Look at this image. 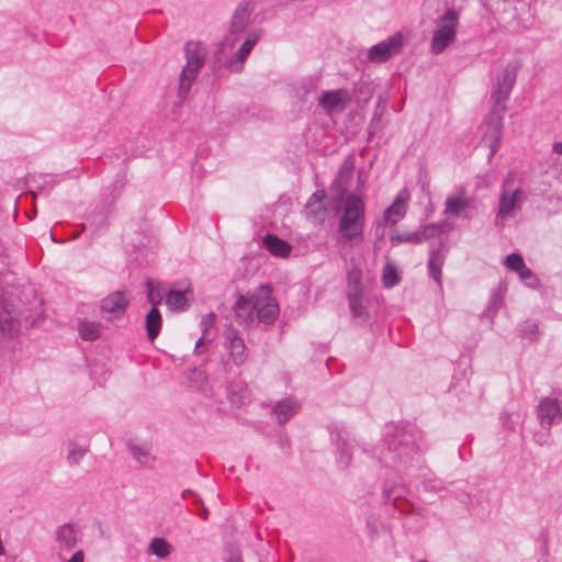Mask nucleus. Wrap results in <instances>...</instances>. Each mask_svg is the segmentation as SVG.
I'll list each match as a JSON object with an SVG mask.
<instances>
[{"label": "nucleus", "instance_id": "f257e3e1", "mask_svg": "<svg viewBox=\"0 0 562 562\" xmlns=\"http://www.w3.org/2000/svg\"><path fill=\"white\" fill-rule=\"evenodd\" d=\"M0 331L12 338L22 327L33 326L42 313L41 302L31 284L0 289Z\"/></svg>", "mask_w": 562, "mask_h": 562}, {"label": "nucleus", "instance_id": "9b49d317", "mask_svg": "<svg viewBox=\"0 0 562 562\" xmlns=\"http://www.w3.org/2000/svg\"><path fill=\"white\" fill-rule=\"evenodd\" d=\"M262 35V31L256 30L250 32L244 43L241 44L238 52L225 61V67L232 72H240L244 68V63L247 59L248 55L252 50L256 43Z\"/></svg>", "mask_w": 562, "mask_h": 562}, {"label": "nucleus", "instance_id": "0eeeda50", "mask_svg": "<svg viewBox=\"0 0 562 562\" xmlns=\"http://www.w3.org/2000/svg\"><path fill=\"white\" fill-rule=\"evenodd\" d=\"M404 47V36L402 33H395L389 38L373 45L368 50V59L374 64H382L400 54Z\"/></svg>", "mask_w": 562, "mask_h": 562}, {"label": "nucleus", "instance_id": "72a5a7b5", "mask_svg": "<svg viewBox=\"0 0 562 562\" xmlns=\"http://www.w3.org/2000/svg\"><path fill=\"white\" fill-rule=\"evenodd\" d=\"M316 89H317V80L315 78H306L299 83V86L296 88V93L301 98L302 101H306L307 95L310 93L315 92Z\"/></svg>", "mask_w": 562, "mask_h": 562}, {"label": "nucleus", "instance_id": "7c9ffc66", "mask_svg": "<svg viewBox=\"0 0 562 562\" xmlns=\"http://www.w3.org/2000/svg\"><path fill=\"white\" fill-rule=\"evenodd\" d=\"M362 271L358 267H352L347 271V293L363 292L362 291Z\"/></svg>", "mask_w": 562, "mask_h": 562}, {"label": "nucleus", "instance_id": "2eb2a0df", "mask_svg": "<svg viewBox=\"0 0 562 562\" xmlns=\"http://www.w3.org/2000/svg\"><path fill=\"white\" fill-rule=\"evenodd\" d=\"M446 260V249L441 240L431 243L429 250L428 271L429 276L441 286V270Z\"/></svg>", "mask_w": 562, "mask_h": 562}, {"label": "nucleus", "instance_id": "412c9836", "mask_svg": "<svg viewBox=\"0 0 562 562\" xmlns=\"http://www.w3.org/2000/svg\"><path fill=\"white\" fill-rule=\"evenodd\" d=\"M440 233V227L436 224H428L424 226L420 231L413 233H403L395 237H392L393 241L398 243H412V244H422L425 240H428Z\"/></svg>", "mask_w": 562, "mask_h": 562}, {"label": "nucleus", "instance_id": "a878e982", "mask_svg": "<svg viewBox=\"0 0 562 562\" xmlns=\"http://www.w3.org/2000/svg\"><path fill=\"white\" fill-rule=\"evenodd\" d=\"M299 408V402L293 398H284L274 405L273 413L276 414L279 423L283 424L295 415Z\"/></svg>", "mask_w": 562, "mask_h": 562}, {"label": "nucleus", "instance_id": "de8ad7c7", "mask_svg": "<svg viewBox=\"0 0 562 562\" xmlns=\"http://www.w3.org/2000/svg\"><path fill=\"white\" fill-rule=\"evenodd\" d=\"M228 38H226L223 43H222V47H221V50L223 52L225 49V47L228 45ZM236 41V37L233 38L232 43L229 44L231 47H233L234 43Z\"/></svg>", "mask_w": 562, "mask_h": 562}, {"label": "nucleus", "instance_id": "39448f33", "mask_svg": "<svg viewBox=\"0 0 562 562\" xmlns=\"http://www.w3.org/2000/svg\"><path fill=\"white\" fill-rule=\"evenodd\" d=\"M459 26V12L449 8L436 21V30L434 31L430 50L435 55L441 54L447 47L457 40V30Z\"/></svg>", "mask_w": 562, "mask_h": 562}, {"label": "nucleus", "instance_id": "bb28decb", "mask_svg": "<svg viewBox=\"0 0 562 562\" xmlns=\"http://www.w3.org/2000/svg\"><path fill=\"white\" fill-rule=\"evenodd\" d=\"M263 245L274 256L286 257L291 251L286 241L272 234L265 236Z\"/></svg>", "mask_w": 562, "mask_h": 562}, {"label": "nucleus", "instance_id": "aec40b11", "mask_svg": "<svg viewBox=\"0 0 562 562\" xmlns=\"http://www.w3.org/2000/svg\"><path fill=\"white\" fill-rule=\"evenodd\" d=\"M408 198L409 194L406 190L398 192L393 203L384 212V221L386 224L395 225L405 216L407 210L406 202Z\"/></svg>", "mask_w": 562, "mask_h": 562}, {"label": "nucleus", "instance_id": "09e8293b", "mask_svg": "<svg viewBox=\"0 0 562 562\" xmlns=\"http://www.w3.org/2000/svg\"><path fill=\"white\" fill-rule=\"evenodd\" d=\"M207 515H209V512L205 507H203L200 512V516L203 518V519H206L207 518Z\"/></svg>", "mask_w": 562, "mask_h": 562}, {"label": "nucleus", "instance_id": "a18cd8bd", "mask_svg": "<svg viewBox=\"0 0 562 562\" xmlns=\"http://www.w3.org/2000/svg\"><path fill=\"white\" fill-rule=\"evenodd\" d=\"M553 151L562 155V142H557L553 144Z\"/></svg>", "mask_w": 562, "mask_h": 562}, {"label": "nucleus", "instance_id": "2f4dec72", "mask_svg": "<svg viewBox=\"0 0 562 562\" xmlns=\"http://www.w3.org/2000/svg\"><path fill=\"white\" fill-rule=\"evenodd\" d=\"M347 297L353 317H364L367 315V311L362 304V292L347 293Z\"/></svg>", "mask_w": 562, "mask_h": 562}, {"label": "nucleus", "instance_id": "58836bf2", "mask_svg": "<svg viewBox=\"0 0 562 562\" xmlns=\"http://www.w3.org/2000/svg\"><path fill=\"white\" fill-rule=\"evenodd\" d=\"M505 265L508 269L518 272L524 268L525 261L518 254H510L505 258Z\"/></svg>", "mask_w": 562, "mask_h": 562}, {"label": "nucleus", "instance_id": "49530a36", "mask_svg": "<svg viewBox=\"0 0 562 562\" xmlns=\"http://www.w3.org/2000/svg\"><path fill=\"white\" fill-rule=\"evenodd\" d=\"M226 562H241L239 554L232 553Z\"/></svg>", "mask_w": 562, "mask_h": 562}, {"label": "nucleus", "instance_id": "1a4fd4ad", "mask_svg": "<svg viewBox=\"0 0 562 562\" xmlns=\"http://www.w3.org/2000/svg\"><path fill=\"white\" fill-rule=\"evenodd\" d=\"M512 175L513 173L509 172L507 178L504 181V189L502 190V193H501L498 212L496 214V224L506 220L508 216L512 215V213L515 210L520 207L522 190L519 188H517L513 191L505 189V187L509 182V178L512 177Z\"/></svg>", "mask_w": 562, "mask_h": 562}, {"label": "nucleus", "instance_id": "ddd939ff", "mask_svg": "<svg viewBox=\"0 0 562 562\" xmlns=\"http://www.w3.org/2000/svg\"><path fill=\"white\" fill-rule=\"evenodd\" d=\"M225 348L229 352V358L236 366L244 364L248 355L246 351V346L244 339L239 336L237 330L227 329L225 333Z\"/></svg>", "mask_w": 562, "mask_h": 562}, {"label": "nucleus", "instance_id": "8fccbe9b", "mask_svg": "<svg viewBox=\"0 0 562 562\" xmlns=\"http://www.w3.org/2000/svg\"><path fill=\"white\" fill-rule=\"evenodd\" d=\"M187 495H193V496H196V495H195L192 491H190V490H186V491L183 492V497H187Z\"/></svg>", "mask_w": 562, "mask_h": 562}, {"label": "nucleus", "instance_id": "c03bdc74", "mask_svg": "<svg viewBox=\"0 0 562 562\" xmlns=\"http://www.w3.org/2000/svg\"><path fill=\"white\" fill-rule=\"evenodd\" d=\"M352 175V169L351 167H347V166H344L340 171H339V177L340 178H344V179H348L350 178Z\"/></svg>", "mask_w": 562, "mask_h": 562}, {"label": "nucleus", "instance_id": "ea45409f", "mask_svg": "<svg viewBox=\"0 0 562 562\" xmlns=\"http://www.w3.org/2000/svg\"><path fill=\"white\" fill-rule=\"evenodd\" d=\"M517 273L519 274V277L522 281H527L529 279L536 280L532 271L529 268H527L526 265Z\"/></svg>", "mask_w": 562, "mask_h": 562}, {"label": "nucleus", "instance_id": "cd10ccee", "mask_svg": "<svg viewBox=\"0 0 562 562\" xmlns=\"http://www.w3.org/2000/svg\"><path fill=\"white\" fill-rule=\"evenodd\" d=\"M161 328V314L159 310L153 306L146 315V329L150 341H154Z\"/></svg>", "mask_w": 562, "mask_h": 562}, {"label": "nucleus", "instance_id": "473e14b6", "mask_svg": "<svg viewBox=\"0 0 562 562\" xmlns=\"http://www.w3.org/2000/svg\"><path fill=\"white\" fill-rule=\"evenodd\" d=\"M336 443L339 451V463L347 468L351 461V453L347 440L342 437L341 432L337 434Z\"/></svg>", "mask_w": 562, "mask_h": 562}, {"label": "nucleus", "instance_id": "3c124183", "mask_svg": "<svg viewBox=\"0 0 562 562\" xmlns=\"http://www.w3.org/2000/svg\"><path fill=\"white\" fill-rule=\"evenodd\" d=\"M79 236V233H75V235L72 236V238H78Z\"/></svg>", "mask_w": 562, "mask_h": 562}, {"label": "nucleus", "instance_id": "4468645a", "mask_svg": "<svg viewBox=\"0 0 562 562\" xmlns=\"http://www.w3.org/2000/svg\"><path fill=\"white\" fill-rule=\"evenodd\" d=\"M56 541L58 544V558L64 560V554L74 550L78 546L80 538L74 526L64 524L56 530Z\"/></svg>", "mask_w": 562, "mask_h": 562}, {"label": "nucleus", "instance_id": "f704fd0d", "mask_svg": "<svg viewBox=\"0 0 562 562\" xmlns=\"http://www.w3.org/2000/svg\"><path fill=\"white\" fill-rule=\"evenodd\" d=\"M146 285L148 288V301L157 307L164 299V289L156 286L153 280H147Z\"/></svg>", "mask_w": 562, "mask_h": 562}, {"label": "nucleus", "instance_id": "603ef678", "mask_svg": "<svg viewBox=\"0 0 562 562\" xmlns=\"http://www.w3.org/2000/svg\"><path fill=\"white\" fill-rule=\"evenodd\" d=\"M195 502H196V503H201V498H199V497L196 496Z\"/></svg>", "mask_w": 562, "mask_h": 562}, {"label": "nucleus", "instance_id": "e433bc0d", "mask_svg": "<svg viewBox=\"0 0 562 562\" xmlns=\"http://www.w3.org/2000/svg\"><path fill=\"white\" fill-rule=\"evenodd\" d=\"M216 315L214 313L206 314L202 321L201 326L203 330L202 337L196 341L195 344V350L199 352L200 347L203 345L204 337L206 336V333L209 329H211L215 324Z\"/></svg>", "mask_w": 562, "mask_h": 562}, {"label": "nucleus", "instance_id": "9d476101", "mask_svg": "<svg viewBox=\"0 0 562 562\" xmlns=\"http://www.w3.org/2000/svg\"><path fill=\"white\" fill-rule=\"evenodd\" d=\"M505 111H497L491 109V112L485 119L486 132L483 140L488 144L491 148V156H494L498 149L499 142L503 135V120Z\"/></svg>", "mask_w": 562, "mask_h": 562}, {"label": "nucleus", "instance_id": "79ce46f5", "mask_svg": "<svg viewBox=\"0 0 562 562\" xmlns=\"http://www.w3.org/2000/svg\"><path fill=\"white\" fill-rule=\"evenodd\" d=\"M522 331L533 335L538 331V325L533 322H527L522 328Z\"/></svg>", "mask_w": 562, "mask_h": 562}, {"label": "nucleus", "instance_id": "4c0bfd02", "mask_svg": "<svg viewBox=\"0 0 562 562\" xmlns=\"http://www.w3.org/2000/svg\"><path fill=\"white\" fill-rule=\"evenodd\" d=\"M382 279L386 288H392L400 281L396 269L391 265L384 267Z\"/></svg>", "mask_w": 562, "mask_h": 562}, {"label": "nucleus", "instance_id": "c85d7f7f", "mask_svg": "<svg viewBox=\"0 0 562 562\" xmlns=\"http://www.w3.org/2000/svg\"><path fill=\"white\" fill-rule=\"evenodd\" d=\"M172 552V546L164 538H154L147 547V554L156 555L164 560Z\"/></svg>", "mask_w": 562, "mask_h": 562}, {"label": "nucleus", "instance_id": "f03ea898", "mask_svg": "<svg viewBox=\"0 0 562 562\" xmlns=\"http://www.w3.org/2000/svg\"><path fill=\"white\" fill-rule=\"evenodd\" d=\"M419 447L416 436L411 430L398 429L393 435H387L381 449V461L386 467L397 463L407 464L418 456Z\"/></svg>", "mask_w": 562, "mask_h": 562}, {"label": "nucleus", "instance_id": "a211bd4d", "mask_svg": "<svg viewBox=\"0 0 562 562\" xmlns=\"http://www.w3.org/2000/svg\"><path fill=\"white\" fill-rule=\"evenodd\" d=\"M128 306V300L123 291H115L101 301V311L112 317H121Z\"/></svg>", "mask_w": 562, "mask_h": 562}, {"label": "nucleus", "instance_id": "20e7f679", "mask_svg": "<svg viewBox=\"0 0 562 562\" xmlns=\"http://www.w3.org/2000/svg\"><path fill=\"white\" fill-rule=\"evenodd\" d=\"M206 56L205 46L201 42L190 41L186 45L187 64L183 67L178 88V97L183 101L195 80L200 69L203 67Z\"/></svg>", "mask_w": 562, "mask_h": 562}, {"label": "nucleus", "instance_id": "c756f323", "mask_svg": "<svg viewBox=\"0 0 562 562\" xmlns=\"http://www.w3.org/2000/svg\"><path fill=\"white\" fill-rule=\"evenodd\" d=\"M100 328L99 323L90 321H82L78 326L80 337L88 341H94L100 337Z\"/></svg>", "mask_w": 562, "mask_h": 562}, {"label": "nucleus", "instance_id": "c9c22d12", "mask_svg": "<svg viewBox=\"0 0 562 562\" xmlns=\"http://www.w3.org/2000/svg\"><path fill=\"white\" fill-rule=\"evenodd\" d=\"M87 450L76 443L68 445L67 461L70 465H76L86 454Z\"/></svg>", "mask_w": 562, "mask_h": 562}, {"label": "nucleus", "instance_id": "f3484780", "mask_svg": "<svg viewBox=\"0 0 562 562\" xmlns=\"http://www.w3.org/2000/svg\"><path fill=\"white\" fill-rule=\"evenodd\" d=\"M562 417L561 406L558 401L544 397L538 405V418L542 426L550 428L557 419Z\"/></svg>", "mask_w": 562, "mask_h": 562}, {"label": "nucleus", "instance_id": "7ed1b4c3", "mask_svg": "<svg viewBox=\"0 0 562 562\" xmlns=\"http://www.w3.org/2000/svg\"><path fill=\"white\" fill-rule=\"evenodd\" d=\"M366 207L363 201L355 193H348L342 205L338 233L344 241L358 244L364 229Z\"/></svg>", "mask_w": 562, "mask_h": 562}, {"label": "nucleus", "instance_id": "37998d69", "mask_svg": "<svg viewBox=\"0 0 562 562\" xmlns=\"http://www.w3.org/2000/svg\"><path fill=\"white\" fill-rule=\"evenodd\" d=\"M401 497V494L396 493V488H392L386 491V499L387 502H393L395 506H397L396 502Z\"/></svg>", "mask_w": 562, "mask_h": 562}, {"label": "nucleus", "instance_id": "dca6fc26", "mask_svg": "<svg viewBox=\"0 0 562 562\" xmlns=\"http://www.w3.org/2000/svg\"><path fill=\"white\" fill-rule=\"evenodd\" d=\"M257 290L252 293L241 294L235 302L233 310L240 324H249L252 322L254 312L256 311Z\"/></svg>", "mask_w": 562, "mask_h": 562}, {"label": "nucleus", "instance_id": "4be33fe9", "mask_svg": "<svg viewBox=\"0 0 562 562\" xmlns=\"http://www.w3.org/2000/svg\"><path fill=\"white\" fill-rule=\"evenodd\" d=\"M252 10L254 7L248 1H243L237 5L231 22L232 34H239L245 31L246 26L249 23V18Z\"/></svg>", "mask_w": 562, "mask_h": 562}, {"label": "nucleus", "instance_id": "6e6552de", "mask_svg": "<svg viewBox=\"0 0 562 562\" xmlns=\"http://www.w3.org/2000/svg\"><path fill=\"white\" fill-rule=\"evenodd\" d=\"M272 290L269 285H260L257 289L256 313L259 322L270 325L279 315V305L271 295Z\"/></svg>", "mask_w": 562, "mask_h": 562}, {"label": "nucleus", "instance_id": "5701e85b", "mask_svg": "<svg viewBox=\"0 0 562 562\" xmlns=\"http://www.w3.org/2000/svg\"><path fill=\"white\" fill-rule=\"evenodd\" d=\"M193 300V293L190 288L184 290H170L166 294V304L172 311H186Z\"/></svg>", "mask_w": 562, "mask_h": 562}, {"label": "nucleus", "instance_id": "b1692460", "mask_svg": "<svg viewBox=\"0 0 562 562\" xmlns=\"http://www.w3.org/2000/svg\"><path fill=\"white\" fill-rule=\"evenodd\" d=\"M470 207V201L462 190L456 195H449L446 199L445 214L447 216H463Z\"/></svg>", "mask_w": 562, "mask_h": 562}, {"label": "nucleus", "instance_id": "864d4df0", "mask_svg": "<svg viewBox=\"0 0 562 562\" xmlns=\"http://www.w3.org/2000/svg\"><path fill=\"white\" fill-rule=\"evenodd\" d=\"M417 562H428V561H426V560H418Z\"/></svg>", "mask_w": 562, "mask_h": 562}, {"label": "nucleus", "instance_id": "f8f14e48", "mask_svg": "<svg viewBox=\"0 0 562 562\" xmlns=\"http://www.w3.org/2000/svg\"><path fill=\"white\" fill-rule=\"evenodd\" d=\"M350 94L346 89L324 91L318 98V105L327 113L342 112Z\"/></svg>", "mask_w": 562, "mask_h": 562}, {"label": "nucleus", "instance_id": "393cba45", "mask_svg": "<svg viewBox=\"0 0 562 562\" xmlns=\"http://www.w3.org/2000/svg\"><path fill=\"white\" fill-rule=\"evenodd\" d=\"M130 451L136 462L146 469H154L156 458L151 454L150 448L147 445L130 443Z\"/></svg>", "mask_w": 562, "mask_h": 562}, {"label": "nucleus", "instance_id": "a19ab883", "mask_svg": "<svg viewBox=\"0 0 562 562\" xmlns=\"http://www.w3.org/2000/svg\"><path fill=\"white\" fill-rule=\"evenodd\" d=\"M65 562H85V553L82 550H77Z\"/></svg>", "mask_w": 562, "mask_h": 562}, {"label": "nucleus", "instance_id": "6ab92c4d", "mask_svg": "<svg viewBox=\"0 0 562 562\" xmlns=\"http://www.w3.org/2000/svg\"><path fill=\"white\" fill-rule=\"evenodd\" d=\"M325 196L324 190H317L310 196L306 203L308 217L317 224H322L327 216V209L324 203Z\"/></svg>", "mask_w": 562, "mask_h": 562}, {"label": "nucleus", "instance_id": "423d86ee", "mask_svg": "<svg viewBox=\"0 0 562 562\" xmlns=\"http://www.w3.org/2000/svg\"><path fill=\"white\" fill-rule=\"evenodd\" d=\"M517 68L508 65L505 67L496 79L491 93L492 109L497 111H506V101L509 98L512 89L515 85Z\"/></svg>", "mask_w": 562, "mask_h": 562}]
</instances>
